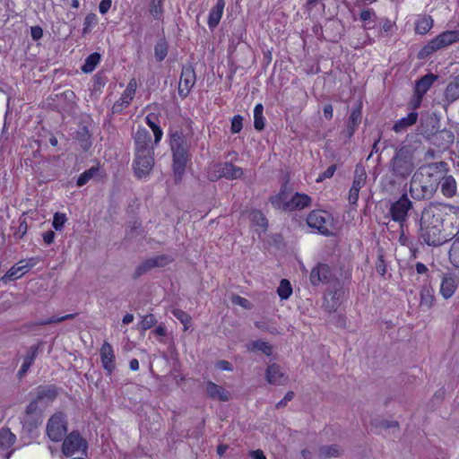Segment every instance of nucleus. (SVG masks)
Instances as JSON below:
<instances>
[{"instance_id":"31","label":"nucleus","mask_w":459,"mask_h":459,"mask_svg":"<svg viewBox=\"0 0 459 459\" xmlns=\"http://www.w3.org/2000/svg\"><path fill=\"white\" fill-rule=\"evenodd\" d=\"M437 79V76L433 74H429L420 78L415 85V93L419 99H421L423 95L429 90L434 82Z\"/></svg>"},{"instance_id":"2","label":"nucleus","mask_w":459,"mask_h":459,"mask_svg":"<svg viewBox=\"0 0 459 459\" xmlns=\"http://www.w3.org/2000/svg\"><path fill=\"white\" fill-rule=\"evenodd\" d=\"M421 147L422 142L417 134H408L406 140L395 148L387 166L391 185L403 182L411 177L418 166L417 156Z\"/></svg>"},{"instance_id":"33","label":"nucleus","mask_w":459,"mask_h":459,"mask_svg":"<svg viewBox=\"0 0 459 459\" xmlns=\"http://www.w3.org/2000/svg\"><path fill=\"white\" fill-rule=\"evenodd\" d=\"M445 99L448 103H453L459 99V74L447 84Z\"/></svg>"},{"instance_id":"44","label":"nucleus","mask_w":459,"mask_h":459,"mask_svg":"<svg viewBox=\"0 0 459 459\" xmlns=\"http://www.w3.org/2000/svg\"><path fill=\"white\" fill-rule=\"evenodd\" d=\"M449 259L455 267L459 268V237L452 243L449 250Z\"/></svg>"},{"instance_id":"23","label":"nucleus","mask_w":459,"mask_h":459,"mask_svg":"<svg viewBox=\"0 0 459 459\" xmlns=\"http://www.w3.org/2000/svg\"><path fill=\"white\" fill-rule=\"evenodd\" d=\"M16 441V436L8 429H0V450L6 451L1 456L9 459L14 449H10Z\"/></svg>"},{"instance_id":"4","label":"nucleus","mask_w":459,"mask_h":459,"mask_svg":"<svg viewBox=\"0 0 459 459\" xmlns=\"http://www.w3.org/2000/svg\"><path fill=\"white\" fill-rule=\"evenodd\" d=\"M170 148L173 156V171L175 181L181 180L189 159L190 143L187 135L181 131L170 134Z\"/></svg>"},{"instance_id":"51","label":"nucleus","mask_w":459,"mask_h":459,"mask_svg":"<svg viewBox=\"0 0 459 459\" xmlns=\"http://www.w3.org/2000/svg\"><path fill=\"white\" fill-rule=\"evenodd\" d=\"M97 22H98V17L95 13H91L87 14L84 19L82 33L83 34L89 33L91 31V27L96 25Z\"/></svg>"},{"instance_id":"59","label":"nucleus","mask_w":459,"mask_h":459,"mask_svg":"<svg viewBox=\"0 0 459 459\" xmlns=\"http://www.w3.org/2000/svg\"><path fill=\"white\" fill-rule=\"evenodd\" d=\"M30 35L34 40H39L43 36V30L39 26L31 27Z\"/></svg>"},{"instance_id":"8","label":"nucleus","mask_w":459,"mask_h":459,"mask_svg":"<svg viewBox=\"0 0 459 459\" xmlns=\"http://www.w3.org/2000/svg\"><path fill=\"white\" fill-rule=\"evenodd\" d=\"M46 432L53 442L61 441L67 432L66 416L63 412H56L48 420Z\"/></svg>"},{"instance_id":"7","label":"nucleus","mask_w":459,"mask_h":459,"mask_svg":"<svg viewBox=\"0 0 459 459\" xmlns=\"http://www.w3.org/2000/svg\"><path fill=\"white\" fill-rule=\"evenodd\" d=\"M420 134L432 145L436 146L441 151L448 150L455 141L454 133L448 129L434 131V127L431 130H429L425 129L423 125H421Z\"/></svg>"},{"instance_id":"18","label":"nucleus","mask_w":459,"mask_h":459,"mask_svg":"<svg viewBox=\"0 0 459 459\" xmlns=\"http://www.w3.org/2000/svg\"><path fill=\"white\" fill-rule=\"evenodd\" d=\"M367 180V173L364 168L357 166L354 172L352 186L349 192L348 200L351 204H356L359 200V193Z\"/></svg>"},{"instance_id":"52","label":"nucleus","mask_w":459,"mask_h":459,"mask_svg":"<svg viewBox=\"0 0 459 459\" xmlns=\"http://www.w3.org/2000/svg\"><path fill=\"white\" fill-rule=\"evenodd\" d=\"M66 221V216L65 213L56 212L54 214L52 226L56 230H61Z\"/></svg>"},{"instance_id":"30","label":"nucleus","mask_w":459,"mask_h":459,"mask_svg":"<svg viewBox=\"0 0 459 459\" xmlns=\"http://www.w3.org/2000/svg\"><path fill=\"white\" fill-rule=\"evenodd\" d=\"M441 193L446 197L451 198L456 195L457 186L455 179L451 175L443 174V178L439 183Z\"/></svg>"},{"instance_id":"42","label":"nucleus","mask_w":459,"mask_h":459,"mask_svg":"<svg viewBox=\"0 0 459 459\" xmlns=\"http://www.w3.org/2000/svg\"><path fill=\"white\" fill-rule=\"evenodd\" d=\"M100 61V55L99 53H92L90 55L86 60L84 65H82V69L84 73H91Z\"/></svg>"},{"instance_id":"20","label":"nucleus","mask_w":459,"mask_h":459,"mask_svg":"<svg viewBox=\"0 0 459 459\" xmlns=\"http://www.w3.org/2000/svg\"><path fill=\"white\" fill-rule=\"evenodd\" d=\"M37 263L38 258L35 257L30 258L29 260H21L9 269V271L2 277V280L7 281L18 279L30 268L35 266Z\"/></svg>"},{"instance_id":"19","label":"nucleus","mask_w":459,"mask_h":459,"mask_svg":"<svg viewBox=\"0 0 459 459\" xmlns=\"http://www.w3.org/2000/svg\"><path fill=\"white\" fill-rule=\"evenodd\" d=\"M136 87V80L134 78L131 79L120 99L114 103L112 107L113 113H120L125 108L129 106L135 94Z\"/></svg>"},{"instance_id":"36","label":"nucleus","mask_w":459,"mask_h":459,"mask_svg":"<svg viewBox=\"0 0 459 459\" xmlns=\"http://www.w3.org/2000/svg\"><path fill=\"white\" fill-rule=\"evenodd\" d=\"M146 124L152 130L154 135V144H158L162 138L163 132L158 125V118L155 114L151 113L145 117Z\"/></svg>"},{"instance_id":"12","label":"nucleus","mask_w":459,"mask_h":459,"mask_svg":"<svg viewBox=\"0 0 459 459\" xmlns=\"http://www.w3.org/2000/svg\"><path fill=\"white\" fill-rule=\"evenodd\" d=\"M134 152H154V142H152L151 133L143 127H138L133 134Z\"/></svg>"},{"instance_id":"48","label":"nucleus","mask_w":459,"mask_h":459,"mask_svg":"<svg viewBox=\"0 0 459 459\" xmlns=\"http://www.w3.org/2000/svg\"><path fill=\"white\" fill-rule=\"evenodd\" d=\"M168 54V46L165 41H159L154 48V55L157 61L160 62L165 59Z\"/></svg>"},{"instance_id":"1","label":"nucleus","mask_w":459,"mask_h":459,"mask_svg":"<svg viewBox=\"0 0 459 459\" xmlns=\"http://www.w3.org/2000/svg\"><path fill=\"white\" fill-rule=\"evenodd\" d=\"M454 214L458 219L459 207L431 203L425 207L420 214V238L428 246L439 247L450 239V234L444 230L446 215Z\"/></svg>"},{"instance_id":"47","label":"nucleus","mask_w":459,"mask_h":459,"mask_svg":"<svg viewBox=\"0 0 459 459\" xmlns=\"http://www.w3.org/2000/svg\"><path fill=\"white\" fill-rule=\"evenodd\" d=\"M250 351H259L269 356L272 354L273 348L269 342L258 340L252 342Z\"/></svg>"},{"instance_id":"60","label":"nucleus","mask_w":459,"mask_h":459,"mask_svg":"<svg viewBox=\"0 0 459 459\" xmlns=\"http://www.w3.org/2000/svg\"><path fill=\"white\" fill-rule=\"evenodd\" d=\"M111 0H101L99 5L100 13L105 14L111 7Z\"/></svg>"},{"instance_id":"13","label":"nucleus","mask_w":459,"mask_h":459,"mask_svg":"<svg viewBox=\"0 0 459 459\" xmlns=\"http://www.w3.org/2000/svg\"><path fill=\"white\" fill-rule=\"evenodd\" d=\"M334 279L328 264L319 263L310 272L309 281L313 286L329 284Z\"/></svg>"},{"instance_id":"55","label":"nucleus","mask_w":459,"mask_h":459,"mask_svg":"<svg viewBox=\"0 0 459 459\" xmlns=\"http://www.w3.org/2000/svg\"><path fill=\"white\" fill-rule=\"evenodd\" d=\"M40 403L36 400H32L26 407L25 415H40L39 412Z\"/></svg>"},{"instance_id":"15","label":"nucleus","mask_w":459,"mask_h":459,"mask_svg":"<svg viewBox=\"0 0 459 459\" xmlns=\"http://www.w3.org/2000/svg\"><path fill=\"white\" fill-rule=\"evenodd\" d=\"M171 261L172 259L166 255L148 258L136 267L133 274V279H138L152 268L163 267L171 263Z\"/></svg>"},{"instance_id":"5","label":"nucleus","mask_w":459,"mask_h":459,"mask_svg":"<svg viewBox=\"0 0 459 459\" xmlns=\"http://www.w3.org/2000/svg\"><path fill=\"white\" fill-rule=\"evenodd\" d=\"M459 41V30H446L437 35L423 47L418 54L419 58H425L438 49L446 48Z\"/></svg>"},{"instance_id":"58","label":"nucleus","mask_w":459,"mask_h":459,"mask_svg":"<svg viewBox=\"0 0 459 459\" xmlns=\"http://www.w3.org/2000/svg\"><path fill=\"white\" fill-rule=\"evenodd\" d=\"M231 300L234 304L241 306L244 308H250V302L243 297L234 295Z\"/></svg>"},{"instance_id":"39","label":"nucleus","mask_w":459,"mask_h":459,"mask_svg":"<svg viewBox=\"0 0 459 459\" xmlns=\"http://www.w3.org/2000/svg\"><path fill=\"white\" fill-rule=\"evenodd\" d=\"M42 422L41 415H24L22 420V428L27 432H32Z\"/></svg>"},{"instance_id":"11","label":"nucleus","mask_w":459,"mask_h":459,"mask_svg":"<svg viewBox=\"0 0 459 459\" xmlns=\"http://www.w3.org/2000/svg\"><path fill=\"white\" fill-rule=\"evenodd\" d=\"M87 442L79 432L73 431L65 437L62 446V452L65 456H71L77 452L85 453L87 450Z\"/></svg>"},{"instance_id":"57","label":"nucleus","mask_w":459,"mask_h":459,"mask_svg":"<svg viewBox=\"0 0 459 459\" xmlns=\"http://www.w3.org/2000/svg\"><path fill=\"white\" fill-rule=\"evenodd\" d=\"M295 396V394L294 392L292 391H289L286 393L285 396L283 397V399H281L279 403H276V409H281V408H283L287 405V403L289 402H290Z\"/></svg>"},{"instance_id":"14","label":"nucleus","mask_w":459,"mask_h":459,"mask_svg":"<svg viewBox=\"0 0 459 459\" xmlns=\"http://www.w3.org/2000/svg\"><path fill=\"white\" fill-rule=\"evenodd\" d=\"M196 76L194 68L191 65H183L178 83V94L185 99L190 93L195 84Z\"/></svg>"},{"instance_id":"25","label":"nucleus","mask_w":459,"mask_h":459,"mask_svg":"<svg viewBox=\"0 0 459 459\" xmlns=\"http://www.w3.org/2000/svg\"><path fill=\"white\" fill-rule=\"evenodd\" d=\"M361 122V103H358L357 106L352 109L349 120L347 122V127L343 131L345 137L351 139L354 134L356 129Z\"/></svg>"},{"instance_id":"56","label":"nucleus","mask_w":459,"mask_h":459,"mask_svg":"<svg viewBox=\"0 0 459 459\" xmlns=\"http://www.w3.org/2000/svg\"><path fill=\"white\" fill-rule=\"evenodd\" d=\"M336 170V165H331L325 171L319 174L318 178H316V182H323L326 178H331L334 172Z\"/></svg>"},{"instance_id":"17","label":"nucleus","mask_w":459,"mask_h":459,"mask_svg":"<svg viewBox=\"0 0 459 459\" xmlns=\"http://www.w3.org/2000/svg\"><path fill=\"white\" fill-rule=\"evenodd\" d=\"M343 290L339 283L328 288L324 298L323 307L328 312L335 311L341 304Z\"/></svg>"},{"instance_id":"29","label":"nucleus","mask_w":459,"mask_h":459,"mask_svg":"<svg viewBox=\"0 0 459 459\" xmlns=\"http://www.w3.org/2000/svg\"><path fill=\"white\" fill-rule=\"evenodd\" d=\"M224 7V0H216V4L211 9L208 17V26L211 30H213L218 26L222 17Z\"/></svg>"},{"instance_id":"50","label":"nucleus","mask_w":459,"mask_h":459,"mask_svg":"<svg viewBox=\"0 0 459 459\" xmlns=\"http://www.w3.org/2000/svg\"><path fill=\"white\" fill-rule=\"evenodd\" d=\"M97 172H98V169L92 167L90 169L82 173L77 179V186H84Z\"/></svg>"},{"instance_id":"24","label":"nucleus","mask_w":459,"mask_h":459,"mask_svg":"<svg viewBox=\"0 0 459 459\" xmlns=\"http://www.w3.org/2000/svg\"><path fill=\"white\" fill-rule=\"evenodd\" d=\"M57 394V389L53 385L39 386L35 399L42 407H46L56 398Z\"/></svg>"},{"instance_id":"63","label":"nucleus","mask_w":459,"mask_h":459,"mask_svg":"<svg viewBox=\"0 0 459 459\" xmlns=\"http://www.w3.org/2000/svg\"><path fill=\"white\" fill-rule=\"evenodd\" d=\"M55 236L53 230H48L43 234V240L47 245H50L54 241Z\"/></svg>"},{"instance_id":"21","label":"nucleus","mask_w":459,"mask_h":459,"mask_svg":"<svg viewBox=\"0 0 459 459\" xmlns=\"http://www.w3.org/2000/svg\"><path fill=\"white\" fill-rule=\"evenodd\" d=\"M100 355L103 368L107 375L111 376L116 369V357L111 344L104 342L100 348Z\"/></svg>"},{"instance_id":"26","label":"nucleus","mask_w":459,"mask_h":459,"mask_svg":"<svg viewBox=\"0 0 459 459\" xmlns=\"http://www.w3.org/2000/svg\"><path fill=\"white\" fill-rule=\"evenodd\" d=\"M311 204V198L306 194L296 193L290 197L285 204V211H294L308 207Z\"/></svg>"},{"instance_id":"6","label":"nucleus","mask_w":459,"mask_h":459,"mask_svg":"<svg viewBox=\"0 0 459 459\" xmlns=\"http://www.w3.org/2000/svg\"><path fill=\"white\" fill-rule=\"evenodd\" d=\"M307 225L324 236L333 235V218L323 210H314L307 217Z\"/></svg>"},{"instance_id":"64","label":"nucleus","mask_w":459,"mask_h":459,"mask_svg":"<svg viewBox=\"0 0 459 459\" xmlns=\"http://www.w3.org/2000/svg\"><path fill=\"white\" fill-rule=\"evenodd\" d=\"M333 108L331 104H326L324 107V116L326 119L330 120L333 117Z\"/></svg>"},{"instance_id":"3","label":"nucleus","mask_w":459,"mask_h":459,"mask_svg":"<svg viewBox=\"0 0 459 459\" xmlns=\"http://www.w3.org/2000/svg\"><path fill=\"white\" fill-rule=\"evenodd\" d=\"M445 161L432 162L420 167L412 175L410 194L416 200L430 199L437 192L443 174L448 170Z\"/></svg>"},{"instance_id":"22","label":"nucleus","mask_w":459,"mask_h":459,"mask_svg":"<svg viewBox=\"0 0 459 459\" xmlns=\"http://www.w3.org/2000/svg\"><path fill=\"white\" fill-rule=\"evenodd\" d=\"M265 378L270 385H283L289 380L282 368L277 363H272L267 367Z\"/></svg>"},{"instance_id":"28","label":"nucleus","mask_w":459,"mask_h":459,"mask_svg":"<svg viewBox=\"0 0 459 459\" xmlns=\"http://www.w3.org/2000/svg\"><path fill=\"white\" fill-rule=\"evenodd\" d=\"M457 288L456 279L451 274H444L440 286V293L446 299L451 298Z\"/></svg>"},{"instance_id":"10","label":"nucleus","mask_w":459,"mask_h":459,"mask_svg":"<svg viewBox=\"0 0 459 459\" xmlns=\"http://www.w3.org/2000/svg\"><path fill=\"white\" fill-rule=\"evenodd\" d=\"M412 208V202L409 199L407 194H403L401 197L390 204L388 212L391 219L398 222L400 228H403L404 222L407 221L408 212Z\"/></svg>"},{"instance_id":"38","label":"nucleus","mask_w":459,"mask_h":459,"mask_svg":"<svg viewBox=\"0 0 459 459\" xmlns=\"http://www.w3.org/2000/svg\"><path fill=\"white\" fill-rule=\"evenodd\" d=\"M342 455V449L338 445L322 446L318 449L320 458L340 457Z\"/></svg>"},{"instance_id":"53","label":"nucleus","mask_w":459,"mask_h":459,"mask_svg":"<svg viewBox=\"0 0 459 459\" xmlns=\"http://www.w3.org/2000/svg\"><path fill=\"white\" fill-rule=\"evenodd\" d=\"M39 345H40L39 343L37 345H32L28 349L26 356L24 357V360H23L24 362H26L30 365L33 364V362L38 355V351H39Z\"/></svg>"},{"instance_id":"41","label":"nucleus","mask_w":459,"mask_h":459,"mask_svg":"<svg viewBox=\"0 0 459 459\" xmlns=\"http://www.w3.org/2000/svg\"><path fill=\"white\" fill-rule=\"evenodd\" d=\"M250 220L253 224L259 227L263 231L267 229V220L265 219L264 213L258 210L252 211L250 212Z\"/></svg>"},{"instance_id":"34","label":"nucleus","mask_w":459,"mask_h":459,"mask_svg":"<svg viewBox=\"0 0 459 459\" xmlns=\"http://www.w3.org/2000/svg\"><path fill=\"white\" fill-rule=\"evenodd\" d=\"M418 119L417 112H411L407 117L399 119L393 126L395 133H403L409 126L414 125Z\"/></svg>"},{"instance_id":"45","label":"nucleus","mask_w":459,"mask_h":459,"mask_svg":"<svg viewBox=\"0 0 459 459\" xmlns=\"http://www.w3.org/2000/svg\"><path fill=\"white\" fill-rule=\"evenodd\" d=\"M277 293L281 299H289L292 293L290 282L286 279H282L280 282V286L277 289Z\"/></svg>"},{"instance_id":"27","label":"nucleus","mask_w":459,"mask_h":459,"mask_svg":"<svg viewBox=\"0 0 459 459\" xmlns=\"http://www.w3.org/2000/svg\"><path fill=\"white\" fill-rule=\"evenodd\" d=\"M206 394L212 399H217L221 402L230 400V395L222 386L216 385L212 381H208L205 387Z\"/></svg>"},{"instance_id":"9","label":"nucleus","mask_w":459,"mask_h":459,"mask_svg":"<svg viewBox=\"0 0 459 459\" xmlns=\"http://www.w3.org/2000/svg\"><path fill=\"white\" fill-rule=\"evenodd\" d=\"M154 166V152H134L133 170L139 179L150 176Z\"/></svg>"},{"instance_id":"61","label":"nucleus","mask_w":459,"mask_h":459,"mask_svg":"<svg viewBox=\"0 0 459 459\" xmlns=\"http://www.w3.org/2000/svg\"><path fill=\"white\" fill-rule=\"evenodd\" d=\"M376 268L379 274L384 275L385 273L386 267H385V264L382 255H379Z\"/></svg>"},{"instance_id":"35","label":"nucleus","mask_w":459,"mask_h":459,"mask_svg":"<svg viewBox=\"0 0 459 459\" xmlns=\"http://www.w3.org/2000/svg\"><path fill=\"white\" fill-rule=\"evenodd\" d=\"M434 301L435 297L433 290L428 286L422 287L420 290V307L429 310L432 307Z\"/></svg>"},{"instance_id":"43","label":"nucleus","mask_w":459,"mask_h":459,"mask_svg":"<svg viewBox=\"0 0 459 459\" xmlns=\"http://www.w3.org/2000/svg\"><path fill=\"white\" fill-rule=\"evenodd\" d=\"M164 0H151L149 4V12L156 20L160 19L163 13Z\"/></svg>"},{"instance_id":"49","label":"nucleus","mask_w":459,"mask_h":459,"mask_svg":"<svg viewBox=\"0 0 459 459\" xmlns=\"http://www.w3.org/2000/svg\"><path fill=\"white\" fill-rule=\"evenodd\" d=\"M157 324V319L152 314L146 315L143 316L142 321L138 324V329L142 331H146L152 328L153 325Z\"/></svg>"},{"instance_id":"62","label":"nucleus","mask_w":459,"mask_h":459,"mask_svg":"<svg viewBox=\"0 0 459 459\" xmlns=\"http://www.w3.org/2000/svg\"><path fill=\"white\" fill-rule=\"evenodd\" d=\"M376 13L372 10L367 9L360 13V19L364 22L369 21L372 17H375Z\"/></svg>"},{"instance_id":"40","label":"nucleus","mask_w":459,"mask_h":459,"mask_svg":"<svg viewBox=\"0 0 459 459\" xmlns=\"http://www.w3.org/2000/svg\"><path fill=\"white\" fill-rule=\"evenodd\" d=\"M263 111L264 106L261 103L256 104L254 108V126L257 131H262L264 128Z\"/></svg>"},{"instance_id":"37","label":"nucleus","mask_w":459,"mask_h":459,"mask_svg":"<svg viewBox=\"0 0 459 459\" xmlns=\"http://www.w3.org/2000/svg\"><path fill=\"white\" fill-rule=\"evenodd\" d=\"M433 26V19L429 15H420L415 22V31L418 34H426Z\"/></svg>"},{"instance_id":"16","label":"nucleus","mask_w":459,"mask_h":459,"mask_svg":"<svg viewBox=\"0 0 459 459\" xmlns=\"http://www.w3.org/2000/svg\"><path fill=\"white\" fill-rule=\"evenodd\" d=\"M217 178H225L230 180L239 179L244 176V169L231 162H220L213 166Z\"/></svg>"},{"instance_id":"54","label":"nucleus","mask_w":459,"mask_h":459,"mask_svg":"<svg viewBox=\"0 0 459 459\" xmlns=\"http://www.w3.org/2000/svg\"><path fill=\"white\" fill-rule=\"evenodd\" d=\"M243 117L240 115H236L231 120L230 131L232 134H238L243 127Z\"/></svg>"},{"instance_id":"32","label":"nucleus","mask_w":459,"mask_h":459,"mask_svg":"<svg viewBox=\"0 0 459 459\" xmlns=\"http://www.w3.org/2000/svg\"><path fill=\"white\" fill-rule=\"evenodd\" d=\"M290 199L287 185H283L280 192L271 198V203L274 208L285 211V204Z\"/></svg>"},{"instance_id":"46","label":"nucleus","mask_w":459,"mask_h":459,"mask_svg":"<svg viewBox=\"0 0 459 459\" xmlns=\"http://www.w3.org/2000/svg\"><path fill=\"white\" fill-rule=\"evenodd\" d=\"M171 313L178 320L183 324L184 331H186L190 326L191 316L186 312L179 308L173 309Z\"/></svg>"}]
</instances>
